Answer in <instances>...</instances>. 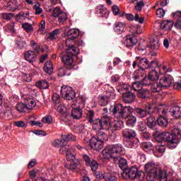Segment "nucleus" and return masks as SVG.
<instances>
[{"label":"nucleus","mask_w":181,"mask_h":181,"mask_svg":"<svg viewBox=\"0 0 181 181\" xmlns=\"http://www.w3.org/2000/svg\"><path fill=\"white\" fill-rule=\"evenodd\" d=\"M181 130L179 128H175L173 133L163 132L156 136L157 142H167V146L170 149H175L180 143Z\"/></svg>","instance_id":"f257e3e1"},{"label":"nucleus","mask_w":181,"mask_h":181,"mask_svg":"<svg viewBox=\"0 0 181 181\" xmlns=\"http://www.w3.org/2000/svg\"><path fill=\"white\" fill-rule=\"evenodd\" d=\"M144 168L147 173L146 180L148 181H154L155 179H158L160 181H168V173L158 168L155 163H147Z\"/></svg>","instance_id":"f03ea898"},{"label":"nucleus","mask_w":181,"mask_h":181,"mask_svg":"<svg viewBox=\"0 0 181 181\" xmlns=\"http://www.w3.org/2000/svg\"><path fill=\"white\" fill-rule=\"evenodd\" d=\"M78 53H80L78 48L75 46L68 47V49H66L65 52L60 53L62 62L66 66H72V67H70L69 69H73V67H74V65L73 64L74 62L73 57L76 56V54H78Z\"/></svg>","instance_id":"7ed1b4c3"},{"label":"nucleus","mask_w":181,"mask_h":181,"mask_svg":"<svg viewBox=\"0 0 181 181\" xmlns=\"http://www.w3.org/2000/svg\"><path fill=\"white\" fill-rule=\"evenodd\" d=\"M84 103H86V99L83 96L78 98L75 101L72 102L71 105L72 108L71 117L74 119H80L83 117L82 109L84 107Z\"/></svg>","instance_id":"20e7f679"},{"label":"nucleus","mask_w":181,"mask_h":181,"mask_svg":"<svg viewBox=\"0 0 181 181\" xmlns=\"http://www.w3.org/2000/svg\"><path fill=\"white\" fill-rule=\"evenodd\" d=\"M157 112L159 115V117L157 119V122L159 127H163V128L168 127L169 122L168 121V118L165 117H168V115L169 114V107L166 105H158L157 106Z\"/></svg>","instance_id":"39448f33"},{"label":"nucleus","mask_w":181,"mask_h":181,"mask_svg":"<svg viewBox=\"0 0 181 181\" xmlns=\"http://www.w3.org/2000/svg\"><path fill=\"white\" fill-rule=\"evenodd\" d=\"M92 122L93 129L95 131H101V129L108 131V129H110V126L111 125V117L105 115L100 119L93 120Z\"/></svg>","instance_id":"423d86ee"},{"label":"nucleus","mask_w":181,"mask_h":181,"mask_svg":"<svg viewBox=\"0 0 181 181\" xmlns=\"http://www.w3.org/2000/svg\"><path fill=\"white\" fill-rule=\"evenodd\" d=\"M134 108L131 106H124L117 104L112 110V114L116 118H127V114H132Z\"/></svg>","instance_id":"0eeeda50"},{"label":"nucleus","mask_w":181,"mask_h":181,"mask_svg":"<svg viewBox=\"0 0 181 181\" xmlns=\"http://www.w3.org/2000/svg\"><path fill=\"white\" fill-rule=\"evenodd\" d=\"M61 94L65 100H74L76 98V92L73 90V88L68 86H63L61 88Z\"/></svg>","instance_id":"6e6552de"},{"label":"nucleus","mask_w":181,"mask_h":181,"mask_svg":"<svg viewBox=\"0 0 181 181\" xmlns=\"http://www.w3.org/2000/svg\"><path fill=\"white\" fill-rule=\"evenodd\" d=\"M151 110H152V106L151 105H146L144 107H136L134 111V114L139 118H145V117L151 114Z\"/></svg>","instance_id":"1a4fd4ad"},{"label":"nucleus","mask_w":181,"mask_h":181,"mask_svg":"<svg viewBox=\"0 0 181 181\" xmlns=\"http://www.w3.org/2000/svg\"><path fill=\"white\" fill-rule=\"evenodd\" d=\"M110 146V149L115 156V159H118L119 156L124 155V146L121 144H112Z\"/></svg>","instance_id":"9d476101"},{"label":"nucleus","mask_w":181,"mask_h":181,"mask_svg":"<svg viewBox=\"0 0 181 181\" xmlns=\"http://www.w3.org/2000/svg\"><path fill=\"white\" fill-rule=\"evenodd\" d=\"M89 146L93 151H101L104 148V143L102 141L97 139V137H92L89 141Z\"/></svg>","instance_id":"9b49d317"},{"label":"nucleus","mask_w":181,"mask_h":181,"mask_svg":"<svg viewBox=\"0 0 181 181\" xmlns=\"http://www.w3.org/2000/svg\"><path fill=\"white\" fill-rule=\"evenodd\" d=\"M122 43L126 47H134L138 43V38L135 35H127L123 38Z\"/></svg>","instance_id":"f8f14e48"},{"label":"nucleus","mask_w":181,"mask_h":181,"mask_svg":"<svg viewBox=\"0 0 181 181\" xmlns=\"http://www.w3.org/2000/svg\"><path fill=\"white\" fill-rule=\"evenodd\" d=\"M80 35V30H78V29H71L68 31V39L66 40L65 44L67 47H70V46H74L73 45H70L71 42H73L74 39H76L77 37H78V36Z\"/></svg>","instance_id":"ddd939ff"},{"label":"nucleus","mask_w":181,"mask_h":181,"mask_svg":"<svg viewBox=\"0 0 181 181\" xmlns=\"http://www.w3.org/2000/svg\"><path fill=\"white\" fill-rule=\"evenodd\" d=\"M173 81V77L171 75L167 74L160 79L159 83L162 88H168V87H170Z\"/></svg>","instance_id":"4468645a"},{"label":"nucleus","mask_w":181,"mask_h":181,"mask_svg":"<svg viewBox=\"0 0 181 181\" xmlns=\"http://www.w3.org/2000/svg\"><path fill=\"white\" fill-rule=\"evenodd\" d=\"M128 175L129 179H139L144 175V172L138 170V168L133 166L129 170Z\"/></svg>","instance_id":"2eb2a0df"},{"label":"nucleus","mask_w":181,"mask_h":181,"mask_svg":"<svg viewBox=\"0 0 181 181\" xmlns=\"http://www.w3.org/2000/svg\"><path fill=\"white\" fill-rule=\"evenodd\" d=\"M169 113L172 117L175 118V119H179V118H181V107L179 106H173L170 109L168 107V114Z\"/></svg>","instance_id":"dca6fc26"},{"label":"nucleus","mask_w":181,"mask_h":181,"mask_svg":"<svg viewBox=\"0 0 181 181\" xmlns=\"http://www.w3.org/2000/svg\"><path fill=\"white\" fill-rule=\"evenodd\" d=\"M122 98L124 103H125L126 104H131V103H134L135 101L136 95H135V93L129 91L122 95Z\"/></svg>","instance_id":"f3484780"},{"label":"nucleus","mask_w":181,"mask_h":181,"mask_svg":"<svg viewBox=\"0 0 181 181\" xmlns=\"http://www.w3.org/2000/svg\"><path fill=\"white\" fill-rule=\"evenodd\" d=\"M136 60L139 61L138 66L141 69V70H145L146 69H149V60L148 58L144 57L141 58V57H136Z\"/></svg>","instance_id":"a211bd4d"},{"label":"nucleus","mask_w":181,"mask_h":181,"mask_svg":"<svg viewBox=\"0 0 181 181\" xmlns=\"http://www.w3.org/2000/svg\"><path fill=\"white\" fill-rule=\"evenodd\" d=\"M95 13L100 18H108V10L103 5H99L96 7Z\"/></svg>","instance_id":"6ab92c4d"},{"label":"nucleus","mask_w":181,"mask_h":181,"mask_svg":"<svg viewBox=\"0 0 181 181\" xmlns=\"http://www.w3.org/2000/svg\"><path fill=\"white\" fill-rule=\"evenodd\" d=\"M24 57L28 63H33L37 60L36 53L32 50L27 51L24 54Z\"/></svg>","instance_id":"aec40b11"},{"label":"nucleus","mask_w":181,"mask_h":181,"mask_svg":"<svg viewBox=\"0 0 181 181\" xmlns=\"http://www.w3.org/2000/svg\"><path fill=\"white\" fill-rule=\"evenodd\" d=\"M18 8V1L16 0H11L5 6L6 11H8V12H15Z\"/></svg>","instance_id":"412c9836"},{"label":"nucleus","mask_w":181,"mask_h":181,"mask_svg":"<svg viewBox=\"0 0 181 181\" xmlns=\"http://www.w3.org/2000/svg\"><path fill=\"white\" fill-rule=\"evenodd\" d=\"M126 146L132 149H136L139 146V139L133 137L127 141Z\"/></svg>","instance_id":"4be33fe9"},{"label":"nucleus","mask_w":181,"mask_h":181,"mask_svg":"<svg viewBox=\"0 0 181 181\" xmlns=\"http://www.w3.org/2000/svg\"><path fill=\"white\" fill-rule=\"evenodd\" d=\"M102 155L104 159H115V156H114L112 151L111 150V147L110 146L105 148L102 151Z\"/></svg>","instance_id":"5701e85b"},{"label":"nucleus","mask_w":181,"mask_h":181,"mask_svg":"<svg viewBox=\"0 0 181 181\" xmlns=\"http://www.w3.org/2000/svg\"><path fill=\"white\" fill-rule=\"evenodd\" d=\"M126 26L127 24H125V23L116 22L114 24V30L115 33H117V35H121L122 32H124V30L125 29Z\"/></svg>","instance_id":"b1692460"},{"label":"nucleus","mask_w":181,"mask_h":181,"mask_svg":"<svg viewBox=\"0 0 181 181\" xmlns=\"http://www.w3.org/2000/svg\"><path fill=\"white\" fill-rule=\"evenodd\" d=\"M122 135L125 138H129V139H132L136 136V132L132 129H124L122 131Z\"/></svg>","instance_id":"393cba45"},{"label":"nucleus","mask_w":181,"mask_h":181,"mask_svg":"<svg viewBox=\"0 0 181 181\" xmlns=\"http://www.w3.org/2000/svg\"><path fill=\"white\" fill-rule=\"evenodd\" d=\"M123 119H127L126 124L128 127H134L135 124H136V117L134 115H128V113H127L126 117L123 118Z\"/></svg>","instance_id":"a878e982"},{"label":"nucleus","mask_w":181,"mask_h":181,"mask_svg":"<svg viewBox=\"0 0 181 181\" xmlns=\"http://www.w3.org/2000/svg\"><path fill=\"white\" fill-rule=\"evenodd\" d=\"M160 29H163V30H171L173 28V21H165L160 23Z\"/></svg>","instance_id":"bb28decb"},{"label":"nucleus","mask_w":181,"mask_h":181,"mask_svg":"<svg viewBox=\"0 0 181 181\" xmlns=\"http://www.w3.org/2000/svg\"><path fill=\"white\" fill-rule=\"evenodd\" d=\"M35 86L40 90H47L49 87H50L49 82H47V81L46 80H41L40 81H37Z\"/></svg>","instance_id":"cd10ccee"},{"label":"nucleus","mask_w":181,"mask_h":181,"mask_svg":"<svg viewBox=\"0 0 181 181\" xmlns=\"http://www.w3.org/2000/svg\"><path fill=\"white\" fill-rule=\"evenodd\" d=\"M117 91L124 95V94L129 92V85L125 83L119 85L117 86Z\"/></svg>","instance_id":"c85d7f7f"},{"label":"nucleus","mask_w":181,"mask_h":181,"mask_svg":"<svg viewBox=\"0 0 181 181\" xmlns=\"http://www.w3.org/2000/svg\"><path fill=\"white\" fill-rule=\"evenodd\" d=\"M25 107L27 110H33L35 107H36V102H35V99L28 98L25 100Z\"/></svg>","instance_id":"c756f323"},{"label":"nucleus","mask_w":181,"mask_h":181,"mask_svg":"<svg viewBox=\"0 0 181 181\" xmlns=\"http://www.w3.org/2000/svg\"><path fill=\"white\" fill-rule=\"evenodd\" d=\"M150 88L152 93H159L163 88L160 82H154L150 85Z\"/></svg>","instance_id":"7c9ffc66"},{"label":"nucleus","mask_w":181,"mask_h":181,"mask_svg":"<svg viewBox=\"0 0 181 181\" xmlns=\"http://www.w3.org/2000/svg\"><path fill=\"white\" fill-rule=\"evenodd\" d=\"M134 2H136V4L135 6V9L138 12H141L142 11V8L145 6V3H144V0H132L131 4H134Z\"/></svg>","instance_id":"2f4dec72"},{"label":"nucleus","mask_w":181,"mask_h":181,"mask_svg":"<svg viewBox=\"0 0 181 181\" xmlns=\"http://www.w3.org/2000/svg\"><path fill=\"white\" fill-rule=\"evenodd\" d=\"M62 141L65 145H67L69 141H71L72 142L76 141V136L73 134H68V135H62Z\"/></svg>","instance_id":"473e14b6"},{"label":"nucleus","mask_w":181,"mask_h":181,"mask_svg":"<svg viewBox=\"0 0 181 181\" xmlns=\"http://www.w3.org/2000/svg\"><path fill=\"white\" fill-rule=\"evenodd\" d=\"M147 126L151 129H155V127H156V119L154 117H149L147 118Z\"/></svg>","instance_id":"72a5a7b5"},{"label":"nucleus","mask_w":181,"mask_h":181,"mask_svg":"<svg viewBox=\"0 0 181 181\" xmlns=\"http://www.w3.org/2000/svg\"><path fill=\"white\" fill-rule=\"evenodd\" d=\"M44 71L47 74H52L53 73V64L51 61H47L44 66Z\"/></svg>","instance_id":"f704fd0d"},{"label":"nucleus","mask_w":181,"mask_h":181,"mask_svg":"<svg viewBox=\"0 0 181 181\" xmlns=\"http://www.w3.org/2000/svg\"><path fill=\"white\" fill-rule=\"evenodd\" d=\"M96 136V139L101 141L103 143H104L105 141H108V135H107V134L103 131H99L97 133Z\"/></svg>","instance_id":"c9c22d12"},{"label":"nucleus","mask_w":181,"mask_h":181,"mask_svg":"<svg viewBox=\"0 0 181 181\" xmlns=\"http://www.w3.org/2000/svg\"><path fill=\"white\" fill-rule=\"evenodd\" d=\"M63 146L61 147V148L59 149V153H62V155H67L69 153V152H71L72 148L71 146H70L69 145H62Z\"/></svg>","instance_id":"e433bc0d"},{"label":"nucleus","mask_w":181,"mask_h":181,"mask_svg":"<svg viewBox=\"0 0 181 181\" xmlns=\"http://www.w3.org/2000/svg\"><path fill=\"white\" fill-rule=\"evenodd\" d=\"M112 127L113 128H115V130L119 131V129H122V128H124V122L119 119L115 120L112 122Z\"/></svg>","instance_id":"4c0bfd02"},{"label":"nucleus","mask_w":181,"mask_h":181,"mask_svg":"<svg viewBox=\"0 0 181 181\" xmlns=\"http://www.w3.org/2000/svg\"><path fill=\"white\" fill-rule=\"evenodd\" d=\"M141 147L144 151H145V152H150V151H152V149H153V146L151 142H143L141 144Z\"/></svg>","instance_id":"58836bf2"},{"label":"nucleus","mask_w":181,"mask_h":181,"mask_svg":"<svg viewBox=\"0 0 181 181\" xmlns=\"http://www.w3.org/2000/svg\"><path fill=\"white\" fill-rule=\"evenodd\" d=\"M139 98H148L149 97V90L148 89H141L137 93Z\"/></svg>","instance_id":"ea45409f"},{"label":"nucleus","mask_w":181,"mask_h":181,"mask_svg":"<svg viewBox=\"0 0 181 181\" xmlns=\"http://www.w3.org/2000/svg\"><path fill=\"white\" fill-rule=\"evenodd\" d=\"M55 108L57 109L58 112H59L60 114L63 115V114H66V112H67V107H66L64 106V105L62 103L55 105Z\"/></svg>","instance_id":"a19ab883"},{"label":"nucleus","mask_w":181,"mask_h":181,"mask_svg":"<svg viewBox=\"0 0 181 181\" xmlns=\"http://www.w3.org/2000/svg\"><path fill=\"white\" fill-rule=\"evenodd\" d=\"M148 78L151 81H156V80H158V78H159V74H158V71L156 70H152L150 71L148 74Z\"/></svg>","instance_id":"79ce46f5"},{"label":"nucleus","mask_w":181,"mask_h":181,"mask_svg":"<svg viewBox=\"0 0 181 181\" xmlns=\"http://www.w3.org/2000/svg\"><path fill=\"white\" fill-rule=\"evenodd\" d=\"M119 167L122 170H125L128 168V163H127V160L124 158H121L119 160Z\"/></svg>","instance_id":"37998d69"},{"label":"nucleus","mask_w":181,"mask_h":181,"mask_svg":"<svg viewBox=\"0 0 181 181\" xmlns=\"http://www.w3.org/2000/svg\"><path fill=\"white\" fill-rule=\"evenodd\" d=\"M106 98H110L111 100H114L115 98V90L113 88L107 89L106 90Z\"/></svg>","instance_id":"c03bdc74"},{"label":"nucleus","mask_w":181,"mask_h":181,"mask_svg":"<svg viewBox=\"0 0 181 181\" xmlns=\"http://www.w3.org/2000/svg\"><path fill=\"white\" fill-rule=\"evenodd\" d=\"M16 108L20 112H26V111H28V108L26 107V105H25V103H18L16 105Z\"/></svg>","instance_id":"a18cd8bd"},{"label":"nucleus","mask_w":181,"mask_h":181,"mask_svg":"<svg viewBox=\"0 0 181 181\" xmlns=\"http://www.w3.org/2000/svg\"><path fill=\"white\" fill-rule=\"evenodd\" d=\"M142 71H144V70L141 69L139 70H136L134 72L133 78H134V80H141V78L144 77V74L142 73Z\"/></svg>","instance_id":"49530a36"},{"label":"nucleus","mask_w":181,"mask_h":181,"mask_svg":"<svg viewBox=\"0 0 181 181\" xmlns=\"http://www.w3.org/2000/svg\"><path fill=\"white\" fill-rule=\"evenodd\" d=\"M73 163H74L66 164L65 165V168H66V169H69V170H76V169H77V166H78V160H77V161H73Z\"/></svg>","instance_id":"de8ad7c7"},{"label":"nucleus","mask_w":181,"mask_h":181,"mask_svg":"<svg viewBox=\"0 0 181 181\" xmlns=\"http://www.w3.org/2000/svg\"><path fill=\"white\" fill-rule=\"evenodd\" d=\"M96 177H97V180L105 181V179H107V177H110V175L107 174V173H98L96 174Z\"/></svg>","instance_id":"09e8293b"},{"label":"nucleus","mask_w":181,"mask_h":181,"mask_svg":"<svg viewBox=\"0 0 181 181\" xmlns=\"http://www.w3.org/2000/svg\"><path fill=\"white\" fill-rule=\"evenodd\" d=\"M143 85L141 82H134L132 83V88L134 91H137L139 93L142 90Z\"/></svg>","instance_id":"8fccbe9b"},{"label":"nucleus","mask_w":181,"mask_h":181,"mask_svg":"<svg viewBox=\"0 0 181 181\" xmlns=\"http://www.w3.org/2000/svg\"><path fill=\"white\" fill-rule=\"evenodd\" d=\"M68 18L69 17L67 16V13H66L64 11H62L58 17V21L59 23H64Z\"/></svg>","instance_id":"3c124183"},{"label":"nucleus","mask_w":181,"mask_h":181,"mask_svg":"<svg viewBox=\"0 0 181 181\" xmlns=\"http://www.w3.org/2000/svg\"><path fill=\"white\" fill-rule=\"evenodd\" d=\"M14 125H16V127H18V128H28V122H25L23 120H21V121H16L14 122Z\"/></svg>","instance_id":"603ef678"},{"label":"nucleus","mask_w":181,"mask_h":181,"mask_svg":"<svg viewBox=\"0 0 181 181\" xmlns=\"http://www.w3.org/2000/svg\"><path fill=\"white\" fill-rule=\"evenodd\" d=\"M66 160L68 162H77V159H76V155L73 154L71 151L69 152L67 155H66Z\"/></svg>","instance_id":"864d4df0"},{"label":"nucleus","mask_w":181,"mask_h":181,"mask_svg":"<svg viewBox=\"0 0 181 181\" xmlns=\"http://www.w3.org/2000/svg\"><path fill=\"white\" fill-rule=\"evenodd\" d=\"M98 104L101 107H105V105H107V104H108V100H107V98H105V97H104L103 95L99 96L98 97Z\"/></svg>","instance_id":"5fc2aeb1"},{"label":"nucleus","mask_w":181,"mask_h":181,"mask_svg":"<svg viewBox=\"0 0 181 181\" xmlns=\"http://www.w3.org/2000/svg\"><path fill=\"white\" fill-rule=\"evenodd\" d=\"M150 47L151 49H159V40L153 39L150 41Z\"/></svg>","instance_id":"6e6d98bb"},{"label":"nucleus","mask_w":181,"mask_h":181,"mask_svg":"<svg viewBox=\"0 0 181 181\" xmlns=\"http://www.w3.org/2000/svg\"><path fill=\"white\" fill-rule=\"evenodd\" d=\"M60 33L59 29H55L50 34H49V39L50 40H54V39H57V35Z\"/></svg>","instance_id":"4d7b16f0"},{"label":"nucleus","mask_w":181,"mask_h":181,"mask_svg":"<svg viewBox=\"0 0 181 181\" xmlns=\"http://www.w3.org/2000/svg\"><path fill=\"white\" fill-rule=\"evenodd\" d=\"M33 8L35 10V15H40L43 12V9L40 8V4L35 3L33 5Z\"/></svg>","instance_id":"13d9d810"},{"label":"nucleus","mask_w":181,"mask_h":181,"mask_svg":"<svg viewBox=\"0 0 181 181\" xmlns=\"http://www.w3.org/2000/svg\"><path fill=\"white\" fill-rule=\"evenodd\" d=\"M86 118L88 120V122L93 123V122L94 121V111H88L86 113Z\"/></svg>","instance_id":"bf43d9fd"},{"label":"nucleus","mask_w":181,"mask_h":181,"mask_svg":"<svg viewBox=\"0 0 181 181\" xmlns=\"http://www.w3.org/2000/svg\"><path fill=\"white\" fill-rule=\"evenodd\" d=\"M52 101L55 106L62 103L60 101V96L57 93L52 95Z\"/></svg>","instance_id":"052dcab7"},{"label":"nucleus","mask_w":181,"mask_h":181,"mask_svg":"<svg viewBox=\"0 0 181 181\" xmlns=\"http://www.w3.org/2000/svg\"><path fill=\"white\" fill-rule=\"evenodd\" d=\"M63 11L60 8V7H56L53 12H52V16L54 18H59L60 15H62Z\"/></svg>","instance_id":"680f3d73"},{"label":"nucleus","mask_w":181,"mask_h":181,"mask_svg":"<svg viewBox=\"0 0 181 181\" xmlns=\"http://www.w3.org/2000/svg\"><path fill=\"white\" fill-rule=\"evenodd\" d=\"M158 70L160 73V74H166L168 71H169V69H168V66L166 65H160L158 67Z\"/></svg>","instance_id":"e2e57ef3"},{"label":"nucleus","mask_w":181,"mask_h":181,"mask_svg":"<svg viewBox=\"0 0 181 181\" xmlns=\"http://www.w3.org/2000/svg\"><path fill=\"white\" fill-rule=\"evenodd\" d=\"M68 70L66 68H61L58 70V76L63 77V76H70V74L67 73Z\"/></svg>","instance_id":"0e129e2a"},{"label":"nucleus","mask_w":181,"mask_h":181,"mask_svg":"<svg viewBox=\"0 0 181 181\" xmlns=\"http://www.w3.org/2000/svg\"><path fill=\"white\" fill-rule=\"evenodd\" d=\"M88 166H90V169H91V170H93V172H95V170H97V169H98V163H97V161L93 160L90 162V164L88 165Z\"/></svg>","instance_id":"69168bd1"},{"label":"nucleus","mask_w":181,"mask_h":181,"mask_svg":"<svg viewBox=\"0 0 181 181\" xmlns=\"http://www.w3.org/2000/svg\"><path fill=\"white\" fill-rule=\"evenodd\" d=\"M23 28L24 29V30H25L28 33L33 31V27L32 26V25H30L28 23L23 24Z\"/></svg>","instance_id":"338daca9"},{"label":"nucleus","mask_w":181,"mask_h":181,"mask_svg":"<svg viewBox=\"0 0 181 181\" xmlns=\"http://www.w3.org/2000/svg\"><path fill=\"white\" fill-rule=\"evenodd\" d=\"M130 30H131V32H132V33L139 34V33H141V26H139V25L132 26L130 28Z\"/></svg>","instance_id":"774afa93"}]
</instances>
